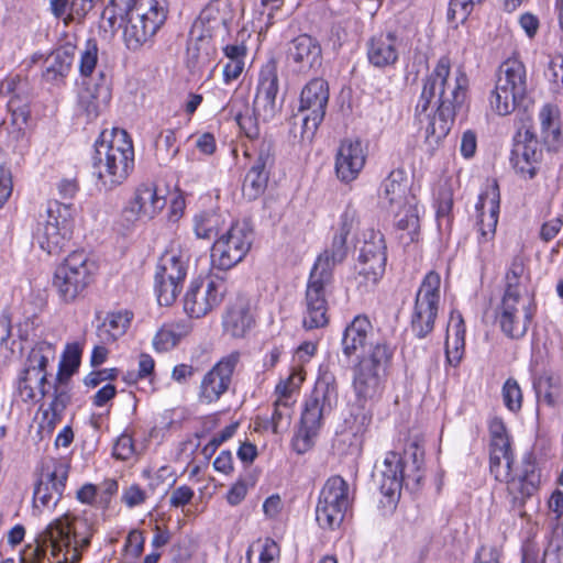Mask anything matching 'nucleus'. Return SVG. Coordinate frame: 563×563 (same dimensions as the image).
Returning a JSON list of instances; mask_svg holds the SVG:
<instances>
[{
	"mask_svg": "<svg viewBox=\"0 0 563 563\" xmlns=\"http://www.w3.org/2000/svg\"><path fill=\"white\" fill-rule=\"evenodd\" d=\"M92 525L69 512L54 519L29 545L20 563H78L91 542Z\"/></svg>",
	"mask_w": 563,
	"mask_h": 563,
	"instance_id": "f257e3e1",
	"label": "nucleus"
},
{
	"mask_svg": "<svg viewBox=\"0 0 563 563\" xmlns=\"http://www.w3.org/2000/svg\"><path fill=\"white\" fill-rule=\"evenodd\" d=\"M134 167V150L128 133L121 129L103 131L96 143L93 174L104 189L123 184Z\"/></svg>",
	"mask_w": 563,
	"mask_h": 563,
	"instance_id": "f03ea898",
	"label": "nucleus"
},
{
	"mask_svg": "<svg viewBox=\"0 0 563 563\" xmlns=\"http://www.w3.org/2000/svg\"><path fill=\"white\" fill-rule=\"evenodd\" d=\"M467 86L465 71L461 67L452 69L450 58L442 56L427 77L420 99L455 109L464 102Z\"/></svg>",
	"mask_w": 563,
	"mask_h": 563,
	"instance_id": "7ed1b4c3",
	"label": "nucleus"
},
{
	"mask_svg": "<svg viewBox=\"0 0 563 563\" xmlns=\"http://www.w3.org/2000/svg\"><path fill=\"white\" fill-rule=\"evenodd\" d=\"M74 223L75 209L71 205L51 201L44 213L38 216L33 238L44 252L58 255L73 238Z\"/></svg>",
	"mask_w": 563,
	"mask_h": 563,
	"instance_id": "20e7f679",
	"label": "nucleus"
},
{
	"mask_svg": "<svg viewBox=\"0 0 563 563\" xmlns=\"http://www.w3.org/2000/svg\"><path fill=\"white\" fill-rule=\"evenodd\" d=\"M380 199L397 219V228L407 231L410 241L419 232L417 200L409 192L408 180L400 169L390 172L380 186Z\"/></svg>",
	"mask_w": 563,
	"mask_h": 563,
	"instance_id": "39448f33",
	"label": "nucleus"
},
{
	"mask_svg": "<svg viewBox=\"0 0 563 563\" xmlns=\"http://www.w3.org/2000/svg\"><path fill=\"white\" fill-rule=\"evenodd\" d=\"M527 95V70L522 62L508 58L498 68L490 93L492 109L499 115L510 114Z\"/></svg>",
	"mask_w": 563,
	"mask_h": 563,
	"instance_id": "423d86ee",
	"label": "nucleus"
},
{
	"mask_svg": "<svg viewBox=\"0 0 563 563\" xmlns=\"http://www.w3.org/2000/svg\"><path fill=\"white\" fill-rule=\"evenodd\" d=\"M95 271L96 265L86 253L73 252L55 268L53 288L63 302L71 303L91 284Z\"/></svg>",
	"mask_w": 563,
	"mask_h": 563,
	"instance_id": "0eeeda50",
	"label": "nucleus"
},
{
	"mask_svg": "<svg viewBox=\"0 0 563 563\" xmlns=\"http://www.w3.org/2000/svg\"><path fill=\"white\" fill-rule=\"evenodd\" d=\"M391 355L387 344H377L361 356L353 369V388L360 400H373L382 395Z\"/></svg>",
	"mask_w": 563,
	"mask_h": 563,
	"instance_id": "6e6552de",
	"label": "nucleus"
},
{
	"mask_svg": "<svg viewBox=\"0 0 563 563\" xmlns=\"http://www.w3.org/2000/svg\"><path fill=\"white\" fill-rule=\"evenodd\" d=\"M333 267L328 257L319 256L310 273L302 319L307 330L322 328L329 322L327 294L332 282Z\"/></svg>",
	"mask_w": 563,
	"mask_h": 563,
	"instance_id": "1a4fd4ad",
	"label": "nucleus"
},
{
	"mask_svg": "<svg viewBox=\"0 0 563 563\" xmlns=\"http://www.w3.org/2000/svg\"><path fill=\"white\" fill-rule=\"evenodd\" d=\"M166 18L164 0H143L137 12L126 18L123 25L122 40L126 48L136 52L151 43Z\"/></svg>",
	"mask_w": 563,
	"mask_h": 563,
	"instance_id": "9d476101",
	"label": "nucleus"
},
{
	"mask_svg": "<svg viewBox=\"0 0 563 563\" xmlns=\"http://www.w3.org/2000/svg\"><path fill=\"white\" fill-rule=\"evenodd\" d=\"M537 305L530 294L504 292L495 311L501 332L509 339H522L536 314Z\"/></svg>",
	"mask_w": 563,
	"mask_h": 563,
	"instance_id": "9b49d317",
	"label": "nucleus"
},
{
	"mask_svg": "<svg viewBox=\"0 0 563 563\" xmlns=\"http://www.w3.org/2000/svg\"><path fill=\"white\" fill-rule=\"evenodd\" d=\"M54 357L55 347L46 341L38 342L32 347L18 382V391L23 401L44 397L47 384L46 366Z\"/></svg>",
	"mask_w": 563,
	"mask_h": 563,
	"instance_id": "f8f14e48",
	"label": "nucleus"
},
{
	"mask_svg": "<svg viewBox=\"0 0 563 563\" xmlns=\"http://www.w3.org/2000/svg\"><path fill=\"white\" fill-rule=\"evenodd\" d=\"M349 484L341 476H331L324 483L316 507V520L322 529L339 528L350 507Z\"/></svg>",
	"mask_w": 563,
	"mask_h": 563,
	"instance_id": "ddd939ff",
	"label": "nucleus"
},
{
	"mask_svg": "<svg viewBox=\"0 0 563 563\" xmlns=\"http://www.w3.org/2000/svg\"><path fill=\"white\" fill-rule=\"evenodd\" d=\"M253 231L245 221H238L222 233L212 245L211 261L220 269H229L240 263L251 249Z\"/></svg>",
	"mask_w": 563,
	"mask_h": 563,
	"instance_id": "4468645a",
	"label": "nucleus"
},
{
	"mask_svg": "<svg viewBox=\"0 0 563 563\" xmlns=\"http://www.w3.org/2000/svg\"><path fill=\"white\" fill-rule=\"evenodd\" d=\"M514 456L510 455L499 463L490 465V472L499 482L507 485L508 493L515 500L523 501L539 488L540 474L530 460H525L520 467L514 470Z\"/></svg>",
	"mask_w": 563,
	"mask_h": 563,
	"instance_id": "2eb2a0df",
	"label": "nucleus"
},
{
	"mask_svg": "<svg viewBox=\"0 0 563 563\" xmlns=\"http://www.w3.org/2000/svg\"><path fill=\"white\" fill-rule=\"evenodd\" d=\"M441 277L431 271L423 278L411 314V329L423 338L433 330L440 305Z\"/></svg>",
	"mask_w": 563,
	"mask_h": 563,
	"instance_id": "dca6fc26",
	"label": "nucleus"
},
{
	"mask_svg": "<svg viewBox=\"0 0 563 563\" xmlns=\"http://www.w3.org/2000/svg\"><path fill=\"white\" fill-rule=\"evenodd\" d=\"M225 291L222 278L208 276L195 279L185 296V311L192 318L205 317L221 303Z\"/></svg>",
	"mask_w": 563,
	"mask_h": 563,
	"instance_id": "f3484780",
	"label": "nucleus"
},
{
	"mask_svg": "<svg viewBox=\"0 0 563 563\" xmlns=\"http://www.w3.org/2000/svg\"><path fill=\"white\" fill-rule=\"evenodd\" d=\"M455 109L434 106L429 99H419L416 118L423 132L424 143L434 150L449 134L454 120Z\"/></svg>",
	"mask_w": 563,
	"mask_h": 563,
	"instance_id": "a211bd4d",
	"label": "nucleus"
},
{
	"mask_svg": "<svg viewBox=\"0 0 563 563\" xmlns=\"http://www.w3.org/2000/svg\"><path fill=\"white\" fill-rule=\"evenodd\" d=\"M386 260V245L383 234L378 231H369L360 249L356 264L360 285L365 287L375 285L385 272Z\"/></svg>",
	"mask_w": 563,
	"mask_h": 563,
	"instance_id": "6ab92c4d",
	"label": "nucleus"
},
{
	"mask_svg": "<svg viewBox=\"0 0 563 563\" xmlns=\"http://www.w3.org/2000/svg\"><path fill=\"white\" fill-rule=\"evenodd\" d=\"M166 205L165 196L158 192L154 184L139 185L132 198L123 208L121 218L126 227L139 221H150L158 216Z\"/></svg>",
	"mask_w": 563,
	"mask_h": 563,
	"instance_id": "aec40b11",
	"label": "nucleus"
},
{
	"mask_svg": "<svg viewBox=\"0 0 563 563\" xmlns=\"http://www.w3.org/2000/svg\"><path fill=\"white\" fill-rule=\"evenodd\" d=\"M68 471L69 465L60 460H52L43 466L38 483L34 489V508H48L58 503L66 486Z\"/></svg>",
	"mask_w": 563,
	"mask_h": 563,
	"instance_id": "412c9836",
	"label": "nucleus"
},
{
	"mask_svg": "<svg viewBox=\"0 0 563 563\" xmlns=\"http://www.w3.org/2000/svg\"><path fill=\"white\" fill-rule=\"evenodd\" d=\"M329 96V85L322 78H313L302 88L299 111L305 113V133L313 135L323 121Z\"/></svg>",
	"mask_w": 563,
	"mask_h": 563,
	"instance_id": "4be33fe9",
	"label": "nucleus"
},
{
	"mask_svg": "<svg viewBox=\"0 0 563 563\" xmlns=\"http://www.w3.org/2000/svg\"><path fill=\"white\" fill-rule=\"evenodd\" d=\"M278 91L277 67L274 63H267L260 71L253 100V111L256 117L263 121H269L277 115L282 108V102L278 101Z\"/></svg>",
	"mask_w": 563,
	"mask_h": 563,
	"instance_id": "5701e85b",
	"label": "nucleus"
},
{
	"mask_svg": "<svg viewBox=\"0 0 563 563\" xmlns=\"http://www.w3.org/2000/svg\"><path fill=\"white\" fill-rule=\"evenodd\" d=\"M240 361V353L232 352L222 357L205 374L199 386L198 398L202 404L218 401L230 387L232 375Z\"/></svg>",
	"mask_w": 563,
	"mask_h": 563,
	"instance_id": "b1692460",
	"label": "nucleus"
},
{
	"mask_svg": "<svg viewBox=\"0 0 563 563\" xmlns=\"http://www.w3.org/2000/svg\"><path fill=\"white\" fill-rule=\"evenodd\" d=\"M366 158V148L360 140H343L335 155L336 177L345 184L354 181L363 170Z\"/></svg>",
	"mask_w": 563,
	"mask_h": 563,
	"instance_id": "393cba45",
	"label": "nucleus"
},
{
	"mask_svg": "<svg viewBox=\"0 0 563 563\" xmlns=\"http://www.w3.org/2000/svg\"><path fill=\"white\" fill-rule=\"evenodd\" d=\"M335 401V387L324 383L318 384L311 396L306 400L301 416L302 428L310 429L312 433H317L323 416L330 412Z\"/></svg>",
	"mask_w": 563,
	"mask_h": 563,
	"instance_id": "a878e982",
	"label": "nucleus"
},
{
	"mask_svg": "<svg viewBox=\"0 0 563 563\" xmlns=\"http://www.w3.org/2000/svg\"><path fill=\"white\" fill-rule=\"evenodd\" d=\"M385 344L384 342L373 341V327L367 317L357 316L345 328L342 339L343 353L346 356L367 354L373 346Z\"/></svg>",
	"mask_w": 563,
	"mask_h": 563,
	"instance_id": "bb28decb",
	"label": "nucleus"
},
{
	"mask_svg": "<svg viewBox=\"0 0 563 563\" xmlns=\"http://www.w3.org/2000/svg\"><path fill=\"white\" fill-rule=\"evenodd\" d=\"M380 492L387 498L388 507H395L400 497L402 482L406 478H411V475L405 473L402 459L394 451L386 453L380 466Z\"/></svg>",
	"mask_w": 563,
	"mask_h": 563,
	"instance_id": "cd10ccee",
	"label": "nucleus"
},
{
	"mask_svg": "<svg viewBox=\"0 0 563 563\" xmlns=\"http://www.w3.org/2000/svg\"><path fill=\"white\" fill-rule=\"evenodd\" d=\"M222 324L224 332L230 336L244 338L254 324L250 300L245 297H238L230 302L223 316Z\"/></svg>",
	"mask_w": 563,
	"mask_h": 563,
	"instance_id": "c85d7f7f",
	"label": "nucleus"
},
{
	"mask_svg": "<svg viewBox=\"0 0 563 563\" xmlns=\"http://www.w3.org/2000/svg\"><path fill=\"white\" fill-rule=\"evenodd\" d=\"M289 58L296 64L298 71L307 73L321 65V46L310 35H299L291 42Z\"/></svg>",
	"mask_w": 563,
	"mask_h": 563,
	"instance_id": "c756f323",
	"label": "nucleus"
},
{
	"mask_svg": "<svg viewBox=\"0 0 563 563\" xmlns=\"http://www.w3.org/2000/svg\"><path fill=\"white\" fill-rule=\"evenodd\" d=\"M465 322L459 311H452L446 327L445 356L446 362L456 367L465 353Z\"/></svg>",
	"mask_w": 563,
	"mask_h": 563,
	"instance_id": "7c9ffc66",
	"label": "nucleus"
},
{
	"mask_svg": "<svg viewBox=\"0 0 563 563\" xmlns=\"http://www.w3.org/2000/svg\"><path fill=\"white\" fill-rule=\"evenodd\" d=\"M227 3L223 1L210 2L194 23L192 33L199 32V37H211L217 31L227 27Z\"/></svg>",
	"mask_w": 563,
	"mask_h": 563,
	"instance_id": "2f4dec72",
	"label": "nucleus"
},
{
	"mask_svg": "<svg viewBox=\"0 0 563 563\" xmlns=\"http://www.w3.org/2000/svg\"><path fill=\"white\" fill-rule=\"evenodd\" d=\"M75 51L74 46L66 45L52 52L45 59L44 80L54 85L60 84L71 69Z\"/></svg>",
	"mask_w": 563,
	"mask_h": 563,
	"instance_id": "473e14b6",
	"label": "nucleus"
},
{
	"mask_svg": "<svg viewBox=\"0 0 563 563\" xmlns=\"http://www.w3.org/2000/svg\"><path fill=\"white\" fill-rule=\"evenodd\" d=\"M397 38L394 34H378L372 37L367 45L369 63L378 68L394 65L398 59L396 46Z\"/></svg>",
	"mask_w": 563,
	"mask_h": 563,
	"instance_id": "72a5a7b5",
	"label": "nucleus"
},
{
	"mask_svg": "<svg viewBox=\"0 0 563 563\" xmlns=\"http://www.w3.org/2000/svg\"><path fill=\"white\" fill-rule=\"evenodd\" d=\"M540 139L549 151H558L561 145L560 110L553 104H544L539 112Z\"/></svg>",
	"mask_w": 563,
	"mask_h": 563,
	"instance_id": "f704fd0d",
	"label": "nucleus"
},
{
	"mask_svg": "<svg viewBox=\"0 0 563 563\" xmlns=\"http://www.w3.org/2000/svg\"><path fill=\"white\" fill-rule=\"evenodd\" d=\"M100 79L101 84H95L92 79L85 80L84 89L79 95L80 103L90 119L97 118L110 99V90L102 74H100Z\"/></svg>",
	"mask_w": 563,
	"mask_h": 563,
	"instance_id": "c9c22d12",
	"label": "nucleus"
},
{
	"mask_svg": "<svg viewBox=\"0 0 563 563\" xmlns=\"http://www.w3.org/2000/svg\"><path fill=\"white\" fill-rule=\"evenodd\" d=\"M489 194L486 192L479 196V200L476 205V209L479 212V220L477 222L479 232V242H489L494 239L496 227L498 222L499 212V194L495 190L492 192L489 199L488 213L485 212L486 200Z\"/></svg>",
	"mask_w": 563,
	"mask_h": 563,
	"instance_id": "e433bc0d",
	"label": "nucleus"
},
{
	"mask_svg": "<svg viewBox=\"0 0 563 563\" xmlns=\"http://www.w3.org/2000/svg\"><path fill=\"white\" fill-rule=\"evenodd\" d=\"M357 223V211L353 207H346L341 216L339 234L333 238L332 250L320 255L328 257L330 265L334 266L345 257L346 238Z\"/></svg>",
	"mask_w": 563,
	"mask_h": 563,
	"instance_id": "4c0bfd02",
	"label": "nucleus"
},
{
	"mask_svg": "<svg viewBox=\"0 0 563 563\" xmlns=\"http://www.w3.org/2000/svg\"><path fill=\"white\" fill-rule=\"evenodd\" d=\"M490 465L512 455L510 441L501 419L493 418L489 422Z\"/></svg>",
	"mask_w": 563,
	"mask_h": 563,
	"instance_id": "58836bf2",
	"label": "nucleus"
},
{
	"mask_svg": "<svg viewBox=\"0 0 563 563\" xmlns=\"http://www.w3.org/2000/svg\"><path fill=\"white\" fill-rule=\"evenodd\" d=\"M538 400L555 407L562 396V382L558 375L543 373L533 383Z\"/></svg>",
	"mask_w": 563,
	"mask_h": 563,
	"instance_id": "ea45409f",
	"label": "nucleus"
},
{
	"mask_svg": "<svg viewBox=\"0 0 563 563\" xmlns=\"http://www.w3.org/2000/svg\"><path fill=\"white\" fill-rule=\"evenodd\" d=\"M225 225V217L214 210L200 211L194 217V231L198 239L210 240Z\"/></svg>",
	"mask_w": 563,
	"mask_h": 563,
	"instance_id": "a19ab883",
	"label": "nucleus"
},
{
	"mask_svg": "<svg viewBox=\"0 0 563 563\" xmlns=\"http://www.w3.org/2000/svg\"><path fill=\"white\" fill-rule=\"evenodd\" d=\"M130 323L129 312L110 313L98 327L97 334L103 343L114 342L126 332Z\"/></svg>",
	"mask_w": 563,
	"mask_h": 563,
	"instance_id": "79ce46f5",
	"label": "nucleus"
},
{
	"mask_svg": "<svg viewBox=\"0 0 563 563\" xmlns=\"http://www.w3.org/2000/svg\"><path fill=\"white\" fill-rule=\"evenodd\" d=\"M155 275L156 278H167L168 280L183 283L186 277L185 263L175 253H166L162 256Z\"/></svg>",
	"mask_w": 563,
	"mask_h": 563,
	"instance_id": "37998d69",
	"label": "nucleus"
},
{
	"mask_svg": "<svg viewBox=\"0 0 563 563\" xmlns=\"http://www.w3.org/2000/svg\"><path fill=\"white\" fill-rule=\"evenodd\" d=\"M280 550L272 539H265L253 544L246 553L247 563H278Z\"/></svg>",
	"mask_w": 563,
	"mask_h": 563,
	"instance_id": "c03bdc74",
	"label": "nucleus"
},
{
	"mask_svg": "<svg viewBox=\"0 0 563 563\" xmlns=\"http://www.w3.org/2000/svg\"><path fill=\"white\" fill-rule=\"evenodd\" d=\"M185 334L186 329L181 324H164L153 338V346L157 352L169 351L178 344Z\"/></svg>",
	"mask_w": 563,
	"mask_h": 563,
	"instance_id": "a18cd8bd",
	"label": "nucleus"
},
{
	"mask_svg": "<svg viewBox=\"0 0 563 563\" xmlns=\"http://www.w3.org/2000/svg\"><path fill=\"white\" fill-rule=\"evenodd\" d=\"M303 380L305 373L302 367H295L286 379H283L277 384L275 388L276 399L294 404L292 396L298 391Z\"/></svg>",
	"mask_w": 563,
	"mask_h": 563,
	"instance_id": "49530a36",
	"label": "nucleus"
},
{
	"mask_svg": "<svg viewBox=\"0 0 563 563\" xmlns=\"http://www.w3.org/2000/svg\"><path fill=\"white\" fill-rule=\"evenodd\" d=\"M268 170L251 167L243 181V195L250 200L256 199L265 189Z\"/></svg>",
	"mask_w": 563,
	"mask_h": 563,
	"instance_id": "de8ad7c7",
	"label": "nucleus"
},
{
	"mask_svg": "<svg viewBox=\"0 0 563 563\" xmlns=\"http://www.w3.org/2000/svg\"><path fill=\"white\" fill-rule=\"evenodd\" d=\"M181 290V283L155 277V291L161 306H170Z\"/></svg>",
	"mask_w": 563,
	"mask_h": 563,
	"instance_id": "09e8293b",
	"label": "nucleus"
},
{
	"mask_svg": "<svg viewBox=\"0 0 563 563\" xmlns=\"http://www.w3.org/2000/svg\"><path fill=\"white\" fill-rule=\"evenodd\" d=\"M525 272V264L521 257H515L506 274V288L504 292L528 294L521 286L520 278Z\"/></svg>",
	"mask_w": 563,
	"mask_h": 563,
	"instance_id": "8fccbe9b",
	"label": "nucleus"
},
{
	"mask_svg": "<svg viewBox=\"0 0 563 563\" xmlns=\"http://www.w3.org/2000/svg\"><path fill=\"white\" fill-rule=\"evenodd\" d=\"M291 406L292 404L275 399L274 411L271 418V427L274 433H278L280 430L289 427L291 418Z\"/></svg>",
	"mask_w": 563,
	"mask_h": 563,
	"instance_id": "3c124183",
	"label": "nucleus"
},
{
	"mask_svg": "<svg viewBox=\"0 0 563 563\" xmlns=\"http://www.w3.org/2000/svg\"><path fill=\"white\" fill-rule=\"evenodd\" d=\"M98 63V46L89 40L80 54L79 71L82 77H90Z\"/></svg>",
	"mask_w": 563,
	"mask_h": 563,
	"instance_id": "603ef678",
	"label": "nucleus"
},
{
	"mask_svg": "<svg viewBox=\"0 0 563 563\" xmlns=\"http://www.w3.org/2000/svg\"><path fill=\"white\" fill-rule=\"evenodd\" d=\"M542 152L539 148L538 134L533 131H526V143L521 152L517 153L516 158H522L527 162L538 163L541 161Z\"/></svg>",
	"mask_w": 563,
	"mask_h": 563,
	"instance_id": "864d4df0",
	"label": "nucleus"
},
{
	"mask_svg": "<svg viewBox=\"0 0 563 563\" xmlns=\"http://www.w3.org/2000/svg\"><path fill=\"white\" fill-rule=\"evenodd\" d=\"M144 541L142 532L137 530L128 534L124 545V563H134L144 550Z\"/></svg>",
	"mask_w": 563,
	"mask_h": 563,
	"instance_id": "5fc2aeb1",
	"label": "nucleus"
},
{
	"mask_svg": "<svg viewBox=\"0 0 563 563\" xmlns=\"http://www.w3.org/2000/svg\"><path fill=\"white\" fill-rule=\"evenodd\" d=\"M503 399L506 407L511 411H518L522 405V393L517 380L509 378L503 387Z\"/></svg>",
	"mask_w": 563,
	"mask_h": 563,
	"instance_id": "6e6d98bb",
	"label": "nucleus"
},
{
	"mask_svg": "<svg viewBox=\"0 0 563 563\" xmlns=\"http://www.w3.org/2000/svg\"><path fill=\"white\" fill-rule=\"evenodd\" d=\"M484 0H451L448 11V18L452 21L464 22L473 11L475 4Z\"/></svg>",
	"mask_w": 563,
	"mask_h": 563,
	"instance_id": "4d7b16f0",
	"label": "nucleus"
},
{
	"mask_svg": "<svg viewBox=\"0 0 563 563\" xmlns=\"http://www.w3.org/2000/svg\"><path fill=\"white\" fill-rule=\"evenodd\" d=\"M92 2L93 0H70L65 26H68L71 23H82L87 13L92 9Z\"/></svg>",
	"mask_w": 563,
	"mask_h": 563,
	"instance_id": "13d9d810",
	"label": "nucleus"
},
{
	"mask_svg": "<svg viewBox=\"0 0 563 563\" xmlns=\"http://www.w3.org/2000/svg\"><path fill=\"white\" fill-rule=\"evenodd\" d=\"M274 164L273 144L269 141H261L256 148V161L252 167L267 170Z\"/></svg>",
	"mask_w": 563,
	"mask_h": 563,
	"instance_id": "bf43d9fd",
	"label": "nucleus"
},
{
	"mask_svg": "<svg viewBox=\"0 0 563 563\" xmlns=\"http://www.w3.org/2000/svg\"><path fill=\"white\" fill-rule=\"evenodd\" d=\"M125 21L126 15L119 14L115 8L109 4L102 13L101 26L104 31L114 33L118 29H123Z\"/></svg>",
	"mask_w": 563,
	"mask_h": 563,
	"instance_id": "052dcab7",
	"label": "nucleus"
},
{
	"mask_svg": "<svg viewBox=\"0 0 563 563\" xmlns=\"http://www.w3.org/2000/svg\"><path fill=\"white\" fill-rule=\"evenodd\" d=\"M453 207V194L449 186H444L438 195L437 217L439 221L445 219L450 221V213Z\"/></svg>",
	"mask_w": 563,
	"mask_h": 563,
	"instance_id": "680f3d73",
	"label": "nucleus"
},
{
	"mask_svg": "<svg viewBox=\"0 0 563 563\" xmlns=\"http://www.w3.org/2000/svg\"><path fill=\"white\" fill-rule=\"evenodd\" d=\"M134 454L133 440L128 434H122L113 446V456L118 460L126 461Z\"/></svg>",
	"mask_w": 563,
	"mask_h": 563,
	"instance_id": "e2e57ef3",
	"label": "nucleus"
},
{
	"mask_svg": "<svg viewBox=\"0 0 563 563\" xmlns=\"http://www.w3.org/2000/svg\"><path fill=\"white\" fill-rule=\"evenodd\" d=\"M353 426L351 431L353 434H363L372 422V412L364 407L357 408L353 413Z\"/></svg>",
	"mask_w": 563,
	"mask_h": 563,
	"instance_id": "0e129e2a",
	"label": "nucleus"
},
{
	"mask_svg": "<svg viewBox=\"0 0 563 563\" xmlns=\"http://www.w3.org/2000/svg\"><path fill=\"white\" fill-rule=\"evenodd\" d=\"M118 374L119 371L117 368H106L97 372H91L85 377L84 383L86 386L95 388L104 380L115 379L118 377Z\"/></svg>",
	"mask_w": 563,
	"mask_h": 563,
	"instance_id": "69168bd1",
	"label": "nucleus"
},
{
	"mask_svg": "<svg viewBox=\"0 0 563 563\" xmlns=\"http://www.w3.org/2000/svg\"><path fill=\"white\" fill-rule=\"evenodd\" d=\"M249 492V484L245 479H238L227 493V501L231 506H238L242 503Z\"/></svg>",
	"mask_w": 563,
	"mask_h": 563,
	"instance_id": "338daca9",
	"label": "nucleus"
},
{
	"mask_svg": "<svg viewBox=\"0 0 563 563\" xmlns=\"http://www.w3.org/2000/svg\"><path fill=\"white\" fill-rule=\"evenodd\" d=\"M257 118L258 117H256V115H255V118H253L251 115H242V114H238L235 118L240 129L251 140H255L260 136V128H258V123H257Z\"/></svg>",
	"mask_w": 563,
	"mask_h": 563,
	"instance_id": "774afa93",
	"label": "nucleus"
}]
</instances>
